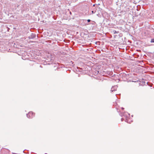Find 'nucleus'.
<instances>
[{
    "mask_svg": "<svg viewBox=\"0 0 154 154\" xmlns=\"http://www.w3.org/2000/svg\"><path fill=\"white\" fill-rule=\"evenodd\" d=\"M70 14H71V12H70Z\"/></svg>",
    "mask_w": 154,
    "mask_h": 154,
    "instance_id": "nucleus-6",
    "label": "nucleus"
},
{
    "mask_svg": "<svg viewBox=\"0 0 154 154\" xmlns=\"http://www.w3.org/2000/svg\"><path fill=\"white\" fill-rule=\"evenodd\" d=\"M42 23H43V22H44V21H42Z\"/></svg>",
    "mask_w": 154,
    "mask_h": 154,
    "instance_id": "nucleus-4",
    "label": "nucleus"
},
{
    "mask_svg": "<svg viewBox=\"0 0 154 154\" xmlns=\"http://www.w3.org/2000/svg\"><path fill=\"white\" fill-rule=\"evenodd\" d=\"M150 42L151 43H154V39H151Z\"/></svg>",
    "mask_w": 154,
    "mask_h": 154,
    "instance_id": "nucleus-2",
    "label": "nucleus"
},
{
    "mask_svg": "<svg viewBox=\"0 0 154 154\" xmlns=\"http://www.w3.org/2000/svg\"><path fill=\"white\" fill-rule=\"evenodd\" d=\"M35 116V113L32 112H29L27 115V116L29 118H32L34 117Z\"/></svg>",
    "mask_w": 154,
    "mask_h": 154,
    "instance_id": "nucleus-1",
    "label": "nucleus"
},
{
    "mask_svg": "<svg viewBox=\"0 0 154 154\" xmlns=\"http://www.w3.org/2000/svg\"><path fill=\"white\" fill-rule=\"evenodd\" d=\"M91 21V20H87L88 22H89Z\"/></svg>",
    "mask_w": 154,
    "mask_h": 154,
    "instance_id": "nucleus-3",
    "label": "nucleus"
},
{
    "mask_svg": "<svg viewBox=\"0 0 154 154\" xmlns=\"http://www.w3.org/2000/svg\"><path fill=\"white\" fill-rule=\"evenodd\" d=\"M92 13H93V11H92Z\"/></svg>",
    "mask_w": 154,
    "mask_h": 154,
    "instance_id": "nucleus-5",
    "label": "nucleus"
}]
</instances>
